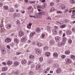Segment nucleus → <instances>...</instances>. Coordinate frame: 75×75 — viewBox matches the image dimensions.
<instances>
[{"instance_id": "60", "label": "nucleus", "mask_w": 75, "mask_h": 75, "mask_svg": "<svg viewBox=\"0 0 75 75\" xmlns=\"http://www.w3.org/2000/svg\"><path fill=\"white\" fill-rule=\"evenodd\" d=\"M32 62H31V61H29L28 65H30V64H31Z\"/></svg>"}, {"instance_id": "41", "label": "nucleus", "mask_w": 75, "mask_h": 75, "mask_svg": "<svg viewBox=\"0 0 75 75\" xmlns=\"http://www.w3.org/2000/svg\"><path fill=\"white\" fill-rule=\"evenodd\" d=\"M13 8H11L9 9L8 11L9 12H12V11H13Z\"/></svg>"}, {"instance_id": "63", "label": "nucleus", "mask_w": 75, "mask_h": 75, "mask_svg": "<svg viewBox=\"0 0 75 75\" xmlns=\"http://www.w3.org/2000/svg\"><path fill=\"white\" fill-rule=\"evenodd\" d=\"M6 73H3L1 74V75H6Z\"/></svg>"}, {"instance_id": "11", "label": "nucleus", "mask_w": 75, "mask_h": 75, "mask_svg": "<svg viewBox=\"0 0 75 75\" xmlns=\"http://www.w3.org/2000/svg\"><path fill=\"white\" fill-rule=\"evenodd\" d=\"M62 43L63 44H65V42L66 41H67V38L65 37H63L62 38Z\"/></svg>"}, {"instance_id": "44", "label": "nucleus", "mask_w": 75, "mask_h": 75, "mask_svg": "<svg viewBox=\"0 0 75 75\" xmlns=\"http://www.w3.org/2000/svg\"><path fill=\"white\" fill-rule=\"evenodd\" d=\"M46 19L47 20H51V18L50 17H47L46 18Z\"/></svg>"}, {"instance_id": "54", "label": "nucleus", "mask_w": 75, "mask_h": 75, "mask_svg": "<svg viewBox=\"0 0 75 75\" xmlns=\"http://www.w3.org/2000/svg\"><path fill=\"white\" fill-rule=\"evenodd\" d=\"M17 23L18 25H20V21H17Z\"/></svg>"}, {"instance_id": "62", "label": "nucleus", "mask_w": 75, "mask_h": 75, "mask_svg": "<svg viewBox=\"0 0 75 75\" xmlns=\"http://www.w3.org/2000/svg\"><path fill=\"white\" fill-rule=\"evenodd\" d=\"M3 6V3L1 2H0V7Z\"/></svg>"}, {"instance_id": "58", "label": "nucleus", "mask_w": 75, "mask_h": 75, "mask_svg": "<svg viewBox=\"0 0 75 75\" xmlns=\"http://www.w3.org/2000/svg\"><path fill=\"white\" fill-rule=\"evenodd\" d=\"M2 64L3 65H5V66H6L7 65V64L5 63V62H3L2 63Z\"/></svg>"}, {"instance_id": "7", "label": "nucleus", "mask_w": 75, "mask_h": 75, "mask_svg": "<svg viewBox=\"0 0 75 75\" xmlns=\"http://www.w3.org/2000/svg\"><path fill=\"white\" fill-rule=\"evenodd\" d=\"M55 44V42L54 41V40H51L50 42V46H52V45H54Z\"/></svg>"}, {"instance_id": "16", "label": "nucleus", "mask_w": 75, "mask_h": 75, "mask_svg": "<svg viewBox=\"0 0 75 75\" xmlns=\"http://www.w3.org/2000/svg\"><path fill=\"white\" fill-rule=\"evenodd\" d=\"M36 53L38 55H39L41 54V50L39 49H37L36 50Z\"/></svg>"}, {"instance_id": "15", "label": "nucleus", "mask_w": 75, "mask_h": 75, "mask_svg": "<svg viewBox=\"0 0 75 75\" xmlns=\"http://www.w3.org/2000/svg\"><path fill=\"white\" fill-rule=\"evenodd\" d=\"M40 67H41L40 65L38 64L36 67V69L38 71H40V69H41Z\"/></svg>"}, {"instance_id": "9", "label": "nucleus", "mask_w": 75, "mask_h": 75, "mask_svg": "<svg viewBox=\"0 0 75 75\" xmlns=\"http://www.w3.org/2000/svg\"><path fill=\"white\" fill-rule=\"evenodd\" d=\"M27 40V38L26 37L23 36L21 39V41L22 42H25Z\"/></svg>"}, {"instance_id": "56", "label": "nucleus", "mask_w": 75, "mask_h": 75, "mask_svg": "<svg viewBox=\"0 0 75 75\" xmlns=\"http://www.w3.org/2000/svg\"><path fill=\"white\" fill-rule=\"evenodd\" d=\"M54 4L53 3H50V6H54Z\"/></svg>"}, {"instance_id": "30", "label": "nucleus", "mask_w": 75, "mask_h": 75, "mask_svg": "<svg viewBox=\"0 0 75 75\" xmlns=\"http://www.w3.org/2000/svg\"><path fill=\"white\" fill-rule=\"evenodd\" d=\"M27 62V61L25 60H23L21 61V64H25Z\"/></svg>"}, {"instance_id": "59", "label": "nucleus", "mask_w": 75, "mask_h": 75, "mask_svg": "<svg viewBox=\"0 0 75 75\" xmlns=\"http://www.w3.org/2000/svg\"><path fill=\"white\" fill-rule=\"evenodd\" d=\"M21 13H22V14H24V13H25V11H21Z\"/></svg>"}, {"instance_id": "14", "label": "nucleus", "mask_w": 75, "mask_h": 75, "mask_svg": "<svg viewBox=\"0 0 75 75\" xmlns=\"http://www.w3.org/2000/svg\"><path fill=\"white\" fill-rule=\"evenodd\" d=\"M13 64V62L12 61H11L10 60H9L7 62V65L8 66H10V65H11Z\"/></svg>"}, {"instance_id": "57", "label": "nucleus", "mask_w": 75, "mask_h": 75, "mask_svg": "<svg viewBox=\"0 0 75 75\" xmlns=\"http://www.w3.org/2000/svg\"><path fill=\"white\" fill-rule=\"evenodd\" d=\"M50 67H48L46 69V71H50Z\"/></svg>"}, {"instance_id": "36", "label": "nucleus", "mask_w": 75, "mask_h": 75, "mask_svg": "<svg viewBox=\"0 0 75 75\" xmlns=\"http://www.w3.org/2000/svg\"><path fill=\"white\" fill-rule=\"evenodd\" d=\"M65 7H66V6H65V5H63L61 8H62V10H64L65 9Z\"/></svg>"}, {"instance_id": "64", "label": "nucleus", "mask_w": 75, "mask_h": 75, "mask_svg": "<svg viewBox=\"0 0 75 75\" xmlns=\"http://www.w3.org/2000/svg\"><path fill=\"white\" fill-rule=\"evenodd\" d=\"M15 7H16V8H17L18 7V5L17 4H16L14 6Z\"/></svg>"}, {"instance_id": "48", "label": "nucleus", "mask_w": 75, "mask_h": 75, "mask_svg": "<svg viewBox=\"0 0 75 75\" xmlns=\"http://www.w3.org/2000/svg\"><path fill=\"white\" fill-rule=\"evenodd\" d=\"M62 58L64 59V58H66V56L65 55H62L61 56Z\"/></svg>"}, {"instance_id": "53", "label": "nucleus", "mask_w": 75, "mask_h": 75, "mask_svg": "<svg viewBox=\"0 0 75 75\" xmlns=\"http://www.w3.org/2000/svg\"><path fill=\"white\" fill-rule=\"evenodd\" d=\"M27 28H28V29H30L31 28V27L30 26H29L28 25H27Z\"/></svg>"}, {"instance_id": "19", "label": "nucleus", "mask_w": 75, "mask_h": 75, "mask_svg": "<svg viewBox=\"0 0 75 75\" xmlns=\"http://www.w3.org/2000/svg\"><path fill=\"white\" fill-rule=\"evenodd\" d=\"M53 55L55 58H57L58 57V54L56 52L54 53Z\"/></svg>"}, {"instance_id": "50", "label": "nucleus", "mask_w": 75, "mask_h": 75, "mask_svg": "<svg viewBox=\"0 0 75 75\" xmlns=\"http://www.w3.org/2000/svg\"><path fill=\"white\" fill-rule=\"evenodd\" d=\"M65 27V25H63L60 26V28H64Z\"/></svg>"}, {"instance_id": "33", "label": "nucleus", "mask_w": 75, "mask_h": 75, "mask_svg": "<svg viewBox=\"0 0 75 75\" xmlns=\"http://www.w3.org/2000/svg\"><path fill=\"white\" fill-rule=\"evenodd\" d=\"M69 1L71 4H74L75 2L74 0H70Z\"/></svg>"}, {"instance_id": "29", "label": "nucleus", "mask_w": 75, "mask_h": 75, "mask_svg": "<svg viewBox=\"0 0 75 75\" xmlns=\"http://www.w3.org/2000/svg\"><path fill=\"white\" fill-rule=\"evenodd\" d=\"M56 23L58 24H63V22L62 21H60V22L57 21Z\"/></svg>"}, {"instance_id": "46", "label": "nucleus", "mask_w": 75, "mask_h": 75, "mask_svg": "<svg viewBox=\"0 0 75 75\" xmlns=\"http://www.w3.org/2000/svg\"><path fill=\"white\" fill-rule=\"evenodd\" d=\"M55 11V9L54 8H51L50 12H52V11Z\"/></svg>"}, {"instance_id": "13", "label": "nucleus", "mask_w": 75, "mask_h": 75, "mask_svg": "<svg viewBox=\"0 0 75 75\" xmlns=\"http://www.w3.org/2000/svg\"><path fill=\"white\" fill-rule=\"evenodd\" d=\"M47 7V4L44 3L42 4V6H41V8L42 9H44Z\"/></svg>"}, {"instance_id": "2", "label": "nucleus", "mask_w": 75, "mask_h": 75, "mask_svg": "<svg viewBox=\"0 0 75 75\" xmlns=\"http://www.w3.org/2000/svg\"><path fill=\"white\" fill-rule=\"evenodd\" d=\"M30 17H31V18H38L41 17V16H40L38 15V14L37 13H35L34 16H31V15H30L29 16Z\"/></svg>"}, {"instance_id": "18", "label": "nucleus", "mask_w": 75, "mask_h": 75, "mask_svg": "<svg viewBox=\"0 0 75 75\" xmlns=\"http://www.w3.org/2000/svg\"><path fill=\"white\" fill-rule=\"evenodd\" d=\"M12 25L11 24H9L6 26V28L7 29H10L11 28Z\"/></svg>"}, {"instance_id": "23", "label": "nucleus", "mask_w": 75, "mask_h": 75, "mask_svg": "<svg viewBox=\"0 0 75 75\" xmlns=\"http://www.w3.org/2000/svg\"><path fill=\"white\" fill-rule=\"evenodd\" d=\"M8 69V68H7V67H4L2 68V71L3 72H4V71H7Z\"/></svg>"}, {"instance_id": "6", "label": "nucleus", "mask_w": 75, "mask_h": 75, "mask_svg": "<svg viewBox=\"0 0 75 75\" xmlns=\"http://www.w3.org/2000/svg\"><path fill=\"white\" fill-rule=\"evenodd\" d=\"M61 37L59 36H56L55 37V39L57 42L61 40Z\"/></svg>"}, {"instance_id": "45", "label": "nucleus", "mask_w": 75, "mask_h": 75, "mask_svg": "<svg viewBox=\"0 0 75 75\" xmlns=\"http://www.w3.org/2000/svg\"><path fill=\"white\" fill-rule=\"evenodd\" d=\"M40 62H42L43 61V57H40Z\"/></svg>"}, {"instance_id": "55", "label": "nucleus", "mask_w": 75, "mask_h": 75, "mask_svg": "<svg viewBox=\"0 0 75 75\" xmlns=\"http://www.w3.org/2000/svg\"><path fill=\"white\" fill-rule=\"evenodd\" d=\"M35 1H31L30 2V4H31L32 3H33V4H35Z\"/></svg>"}, {"instance_id": "10", "label": "nucleus", "mask_w": 75, "mask_h": 75, "mask_svg": "<svg viewBox=\"0 0 75 75\" xmlns=\"http://www.w3.org/2000/svg\"><path fill=\"white\" fill-rule=\"evenodd\" d=\"M13 64L14 67H17V66H18L20 64L19 62L17 61L14 62Z\"/></svg>"}, {"instance_id": "8", "label": "nucleus", "mask_w": 75, "mask_h": 75, "mask_svg": "<svg viewBox=\"0 0 75 75\" xmlns=\"http://www.w3.org/2000/svg\"><path fill=\"white\" fill-rule=\"evenodd\" d=\"M5 41L6 43L10 42L11 41V39L10 38H7L5 39Z\"/></svg>"}, {"instance_id": "4", "label": "nucleus", "mask_w": 75, "mask_h": 75, "mask_svg": "<svg viewBox=\"0 0 75 75\" xmlns=\"http://www.w3.org/2000/svg\"><path fill=\"white\" fill-rule=\"evenodd\" d=\"M38 15H39V16H41V17H38V18H41V17H42V16L41 15H42V16H44V15L45 14V12L44 11L42 12H40L38 13Z\"/></svg>"}, {"instance_id": "49", "label": "nucleus", "mask_w": 75, "mask_h": 75, "mask_svg": "<svg viewBox=\"0 0 75 75\" xmlns=\"http://www.w3.org/2000/svg\"><path fill=\"white\" fill-rule=\"evenodd\" d=\"M62 5V4H57V7H60Z\"/></svg>"}, {"instance_id": "38", "label": "nucleus", "mask_w": 75, "mask_h": 75, "mask_svg": "<svg viewBox=\"0 0 75 75\" xmlns=\"http://www.w3.org/2000/svg\"><path fill=\"white\" fill-rule=\"evenodd\" d=\"M6 50H3L2 51V54L4 55V54H6Z\"/></svg>"}, {"instance_id": "24", "label": "nucleus", "mask_w": 75, "mask_h": 75, "mask_svg": "<svg viewBox=\"0 0 75 75\" xmlns=\"http://www.w3.org/2000/svg\"><path fill=\"white\" fill-rule=\"evenodd\" d=\"M45 55L47 57H50V53L48 52H46L45 54Z\"/></svg>"}, {"instance_id": "51", "label": "nucleus", "mask_w": 75, "mask_h": 75, "mask_svg": "<svg viewBox=\"0 0 75 75\" xmlns=\"http://www.w3.org/2000/svg\"><path fill=\"white\" fill-rule=\"evenodd\" d=\"M29 74L30 75H33V74H34V73L32 71H30L29 72Z\"/></svg>"}, {"instance_id": "1", "label": "nucleus", "mask_w": 75, "mask_h": 75, "mask_svg": "<svg viewBox=\"0 0 75 75\" xmlns=\"http://www.w3.org/2000/svg\"><path fill=\"white\" fill-rule=\"evenodd\" d=\"M54 67L55 68H57L56 70V73L57 74H59L61 72V69L60 68H59V66L57 64H54Z\"/></svg>"}, {"instance_id": "22", "label": "nucleus", "mask_w": 75, "mask_h": 75, "mask_svg": "<svg viewBox=\"0 0 75 75\" xmlns=\"http://www.w3.org/2000/svg\"><path fill=\"white\" fill-rule=\"evenodd\" d=\"M64 44L62 43V42H59L58 44V47H62V45H64Z\"/></svg>"}, {"instance_id": "40", "label": "nucleus", "mask_w": 75, "mask_h": 75, "mask_svg": "<svg viewBox=\"0 0 75 75\" xmlns=\"http://www.w3.org/2000/svg\"><path fill=\"white\" fill-rule=\"evenodd\" d=\"M50 28H51L49 26H47V31H50Z\"/></svg>"}, {"instance_id": "25", "label": "nucleus", "mask_w": 75, "mask_h": 75, "mask_svg": "<svg viewBox=\"0 0 75 75\" xmlns=\"http://www.w3.org/2000/svg\"><path fill=\"white\" fill-rule=\"evenodd\" d=\"M43 45V44L42 43L40 42H38L37 43V46L38 47H42Z\"/></svg>"}, {"instance_id": "34", "label": "nucleus", "mask_w": 75, "mask_h": 75, "mask_svg": "<svg viewBox=\"0 0 75 75\" xmlns=\"http://www.w3.org/2000/svg\"><path fill=\"white\" fill-rule=\"evenodd\" d=\"M29 58L30 59H34V56L33 55H30L29 57Z\"/></svg>"}, {"instance_id": "20", "label": "nucleus", "mask_w": 75, "mask_h": 75, "mask_svg": "<svg viewBox=\"0 0 75 75\" xmlns=\"http://www.w3.org/2000/svg\"><path fill=\"white\" fill-rule=\"evenodd\" d=\"M35 32H32L30 34V38H31V37H33V36L34 35H35Z\"/></svg>"}, {"instance_id": "26", "label": "nucleus", "mask_w": 75, "mask_h": 75, "mask_svg": "<svg viewBox=\"0 0 75 75\" xmlns=\"http://www.w3.org/2000/svg\"><path fill=\"white\" fill-rule=\"evenodd\" d=\"M40 31H41V30L40 29V28H36V29L35 30L36 32H37V33H39V32H40Z\"/></svg>"}, {"instance_id": "32", "label": "nucleus", "mask_w": 75, "mask_h": 75, "mask_svg": "<svg viewBox=\"0 0 75 75\" xmlns=\"http://www.w3.org/2000/svg\"><path fill=\"white\" fill-rule=\"evenodd\" d=\"M48 47L47 46L44 47L43 48L44 51H47V50H48Z\"/></svg>"}, {"instance_id": "3", "label": "nucleus", "mask_w": 75, "mask_h": 75, "mask_svg": "<svg viewBox=\"0 0 75 75\" xmlns=\"http://www.w3.org/2000/svg\"><path fill=\"white\" fill-rule=\"evenodd\" d=\"M72 62V61L69 58L66 59H65V63L66 64H69Z\"/></svg>"}, {"instance_id": "52", "label": "nucleus", "mask_w": 75, "mask_h": 75, "mask_svg": "<svg viewBox=\"0 0 75 75\" xmlns=\"http://www.w3.org/2000/svg\"><path fill=\"white\" fill-rule=\"evenodd\" d=\"M21 52H17L16 53V55H20V54H21Z\"/></svg>"}, {"instance_id": "39", "label": "nucleus", "mask_w": 75, "mask_h": 75, "mask_svg": "<svg viewBox=\"0 0 75 75\" xmlns=\"http://www.w3.org/2000/svg\"><path fill=\"white\" fill-rule=\"evenodd\" d=\"M53 32L54 34H57V31L55 29L53 30Z\"/></svg>"}, {"instance_id": "21", "label": "nucleus", "mask_w": 75, "mask_h": 75, "mask_svg": "<svg viewBox=\"0 0 75 75\" xmlns=\"http://www.w3.org/2000/svg\"><path fill=\"white\" fill-rule=\"evenodd\" d=\"M14 42L16 44H18L19 43V40L17 38H15L14 39Z\"/></svg>"}, {"instance_id": "12", "label": "nucleus", "mask_w": 75, "mask_h": 75, "mask_svg": "<svg viewBox=\"0 0 75 75\" xmlns=\"http://www.w3.org/2000/svg\"><path fill=\"white\" fill-rule=\"evenodd\" d=\"M20 16V14L17 13H14L13 14L14 17H19Z\"/></svg>"}, {"instance_id": "31", "label": "nucleus", "mask_w": 75, "mask_h": 75, "mask_svg": "<svg viewBox=\"0 0 75 75\" xmlns=\"http://www.w3.org/2000/svg\"><path fill=\"white\" fill-rule=\"evenodd\" d=\"M0 27L3 30V29H4V26H3V23H1L0 24Z\"/></svg>"}, {"instance_id": "47", "label": "nucleus", "mask_w": 75, "mask_h": 75, "mask_svg": "<svg viewBox=\"0 0 75 75\" xmlns=\"http://www.w3.org/2000/svg\"><path fill=\"white\" fill-rule=\"evenodd\" d=\"M68 42L69 44H71V43H72V41L71 40L69 39L68 40Z\"/></svg>"}, {"instance_id": "43", "label": "nucleus", "mask_w": 75, "mask_h": 75, "mask_svg": "<svg viewBox=\"0 0 75 75\" xmlns=\"http://www.w3.org/2000/svg\"><path fill=\"white\" fill-rule=\"evenodd\" d=\"M64 23H68L69 21L68 19H65L64 20Z\"/></svg>"}, {"instance_id": "5", "label": "nucleus", "mask_w": 75, "mask_h": 75, "mask_svg": "<svg viewBox=\"0 0 75 75\" xmlns=\"http://www.w3.org/2000/svg\"><path fill=\"white\" fill-rule=\"evenodd\" d=\"M24 35V32L23 31H20L19 33V35L20 37H23Z\"/></svg>"}, {"instance_id": "35", "label": "nucleus", "mask_w": 75, "mask_h": 75, "mask_svg": "<svg viewBox=\"0 0 75 75\" xmlns=\"http://www.w3.org/2000/svg\"><path fill=\"white\" fill-rule=\"evenodd\" d=\"M45 34L43 33L41 36L40 37L41 38H44L45 37Z\"/></svg>"}, {"instance_id": "61", "label": "nucleus", "mask_w": 75, "mask_h": 75, "mask_svg": "<svg viewBox=\"0 0 75 75\" xmlns=\"http://www.w3.org/2000/svg\"><path fill=\"white\" fill-rule=\"evenodd\" d=\"M72 31L73 32H74V33H75V28H73L72 29Z\"/></svg>"}, {"instance_id": "27", "label": "nucleus", "mask_w": 75, "mask_h": 75, "mask_svg": "<svg viewBox=\"0 0 75 75\" xmlns=\"http://www.w3.org/2000/svg\"><path fill=\"white\" fill-rule=\"evenodd\" d=\"M3 8L5 10H7L8 9V7L7 6H4Z\"/></svg>"}, {"instance_id": "37", "label": "nucleus", "mask_w": 75, "mask_h": 75, "mask_svg": "<svg viewBox=\"0 0 75 75\" xmlns=\"http://www.w3.org/2000/svg\"><path fill=\"white\" fill-rule=\"evenodd\" d=\"M71 17L72 18H75V14L73 13V14L71 15Z\"/></svg>"}, {"instance_id": "28", "label": "nucleus", "mask_w": 75, "mask_h": 75, "mask_svg": "<svg viewBox=\"0 0 75 75\" xmlns=\"http://www.w3.org/2000/svg\"><path fill=\"white\" fill-rule=\"evenodd\" d=\"M65 53L66 55H69L70 54V52L69 50H67L65 52Z\"/></svg>"}, {"instance_id": "42", "label": "nucleus", "mask_w": 75, "mask_h": 75, "mask_svg": "<svg viewBox=\"0 0 75 75\" xmlns=\"http://www.w3.org/2000/svg\"><path fill=\"white\" fill-rule=\"evenodd\" d=\"M71 59H75V56L74 55H72L71 56Z\"/></svg>"}, {"instance_id": "17", "label": "nucleus", "mask_w": 75, "mask_h": 75, "mask_svg": "<svg viewBox=\"0 0 75 75\" xmlns=\"http://www.w3.org/2000/svg\"><path fill=\"white\" fill-rule=\"evenodd\" d=\"M72 34V31L68 30L66 31V34L67 35H70Z\"/></svg>"}]
</instances>
